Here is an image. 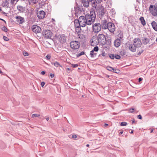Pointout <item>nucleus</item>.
Returning <instances> with one entry per match:
<instances>
[{
	"instance_id": "nucleus-1",
	"label": "nucleus",
	"mask_w": 157,
	"mask_h": 157,
	"mask_svg": "<svg viewBox=\"0 0 157 157\" xmlns=\"http://www.w3.org/2000/svg\"><path fill=\"white\" fill-rule=\"evenodd\" d=\"M105 36L103 34H99L97 37L94 36L90 40L91 45L93 46L98 44L104 45L105 44Z\"/></svg>"
},
{
	"instance_id": "nucleus-2",
	"label": "nucleus",
	"mask_w": 157,
	"mask_h": 157,
	"mask_svg": "<svg viewBox=\"0 0 157 157\" xmlns=\"http://www.w3.org/2000/svg\"><path fill=\"white\" fill-rule=\"evenodd\" d=\"M85 17L87 20L88 25H91L95 21L96 15L94 11L92 10L90 11V13L86 14Z\"/></svg>"
},
{
	"instance_id": "nucleus-3",
	"label": "nucleus",
	"mask_w": 157,
	"mask_h": 157,
	"mask_svg": "<svg viewBox=\"0 0 157 157\" xmlns=\"http://www.w3.org/2000/svg\"><path fill=\"white\" fill-rule=\"evenodd\" d=\"M75 14V16L78 17L80 14L84 13L85 8L82 6H77L74 7Z\"/></svg>"
},
{
	"instance_id": "nucleus-4",
	"label": "nucleus",
	"mask_w": 157,
	"mask_h": 157,
	"mask_svg": "<svg viewBox=\"0 0 157 157\" xmlns=\"http://www.w3.org/2000/svg\"><path fill=\"white\" fill-rule=\"evenodd\" d=\"M78 20L79 21L80 25H81L82 27H85L87 25H88L87 20L85 16H80Z\"/></svg>"
},
{
	"instance_id": "nucleus-5",
	"label": "nucleus",
	"mask_w": 157,
	"mask_h": 157,
	"mask_svg": "<svg viewBox=\"0 0 157 157\" xmlns=\"http://www.w3.org/2000/svg\"><path fill=\"white\" fill-rule=\"evenodd\" d=\"M92 28L94 32L98 33L101 30L102 27L100 23H96L93 25Z\"/></svg>"
},
{
	"instance_id": "nucleus-6",
	"label": "nucleus",
	"mask_w": 157,
	"mask_h": 157,
	"mask_svg": "<svg viewBox=\"0 0 157 157\" xmlns=\"http://www.w3.org/2000/svg\"><path fill=\"white\" fill-rule=\"evenodd\" d=\"M71 47L73 49H78L80 45L79 41H72L70 43Z\"/></svg>"
},
{
	"instance_id": "nucleus-7",
	"label": "nucleus",
	"mask_w": 157,
	"mask_h": 157,
	"mask_svg": "<svg viewBox=\"0 0 157 157\" xmlns=\"http://www.w3.org/2000/svg\"><path fill=\"white\" fill-rule=\"evenodd\" d=\"M42 34L44 37L47 39L51 38L52 36V33L49 30H43L42 32Z\"/></svg>"
},
{
	"instance_id": "nucleus-8",
	"label": "nucleus",
	"mask_w": 157,
	"mask_h": 157,
	"mask_svg": "<svg viewBox=\"0 0 157 157\" xmlns=\"http://www.w3.org/2000/svg\"><path fill=\"white\" fill-rule=\"evenodd\" d=\"M97 12L99 18L101 19L104 16L105 13L104 8L102 6H101L99 7V9L97 10Z\"/></svg>"
},
{
	"instance_id": "nucleus-9",
	"label": "nucleus",
	"mask_w": 157,
	"mask_h": 157,
	"mask_svg": "<svg viewBox=\"0 0 157 157\" xmlns=\"http://www.w3.org/2000/svg\"><path fill=\"white\" fill-rule=\"evenodd\" d=\"M153 7L154 6L153 5H150L149 7V10L153 16H156L157 15V9L155 6H154V8H153Z\"/></svg>"
},
{
	"instance_id": "nucleus-10",
	"label": "nucleus",
	"mask_w": 157,
	"mask_h": 157,
	"mask_svg": "<svg viewBox=\"0 0 157 157\" xmlns=\"http://www.w3.org/2000/svg\"><path fill=\"white\" fill-rule=\"evenodd\" d=\"M108 29L111 33H113L115 30V27L114 24L111 22H109V24H107Z\"/></svg>"
},
{
	"instance_id": "nucleus-11",
	"label": "nucleus",
	"mask_w": 157,
	"mask_h": 157,
	"mask_svg": "<svg viewBox=\"0 0 157 157\" xmlns=\"http://www.w3.org/2000/svg\"><path fill=\"white\" fill-rule=\"evenodd\" d=\"M133 45L138 48L141 45V41L139 38H135L133 40Z\"/></svg>"
},
{
	"instance_id": "nucleus-12",
	"label": "nucleus",
	"mask_w": 157,
	"mask_h": 157,
	"mask_svg": "<svg viewBox=\"0 0 157 157\" xmlns=\"http://www.w3.org/2000/svg\"><path fill=\"white\" fill-rule=\"evenodd\" d=\"M32 29L33 32L36 33H39L41 31V28L37 25H33L32 27Z\"/></svg>"
},
{
	"instance_id": "nucleus-13",
	"label": "nucleus",
	"mask_w": 157,
	"mask_h": 157,
	"mask_svg": "<svg viewBox=\"0 0 157 157\" xmlns=\"http://www.w3.org/2000/svg\"><path fill=\"white\" fill-rule=\"evenodd\" d=\"M109 22H108L106 20H101V25L102 28L104 29H107L108 28L107 24H109Z\"/></svg>"
},
{
	"instance_id": "nucleus-14",
	"label": "nucleus",
	"mask_w": 157,
	"mask_h": 157,
	"mask_svg": "<svg viewBox=\"0 0 157 157\" xmlns=\"http://www.w3.org/2000/svg\"><path fill=\"white\" fill-rule=\"evenodd\" d=\"M66 39L67 37L64 34H61L59 36V40L62 43H65Z\"/></svg>"
},
{
	"instance_id": "nucleus-15",
	"label": "nucleus",
	"mask_w": 157,
	"mask_h": 157,
	"mask_svg": "<svg viewBox=\"0 0 157 157\" xmlns=\"http://www.w3.org/2000/svg\"><path fill=\"white\" fill-rule=\"evenodd\" d=\"M45 13L43 11L41 10L38 12L37 16L40 19H43L45 17Z\"/></svg>"
},
{
	"instance_id": "nucleus-16",
	"label": "nucleus",
	"mask_w": 157,
	"mask_h": 157,
	"mask_svg": "<svg viewBox=\"0 0 157 157\" xmlns=\"http://www.w3.org/2000/svg\"><path fill=\"white\" fill-rule=\"evenodd\" d=\"M15 18L16 19V21L19 24H22L24 22V19L23 17H21L17 16H16Z\"/></svg>"
},
{
	"instance_id": "nucleus-17",
	"label": "nucleus",
	"mask_w": 157,
	"mask_h": 157,
	"mask_svg": "<svg viewBox=\"0 0 157 157\" xmlns=\"http://www.w3.org/2000/svg\"><path fill=\"white\" fill-rule=\"evenodd\" d=\"M121 43V39L119 38H117L114 40V45L115 47L117 48L119 46Z\"/></svg>"
},
{
	"instance_id": "nucleus-18",
	"label": "nucleus",
	"mask_w": 157,
	"mask_h": 157,
	"mask_svg": "<svg viewBox=\"0 0 157 157\" xmlns=\"http://www.w3.org/2000/svg\"><path fill=\"white\" fill-rule=\"evenodd\" d=\"M2 6L6 8L9 7V2L8 0H5L2 4Z\"/></svg>"
},
{
	"instance_id": "nucleus-19",
	"label": "nucleus",
	"mask_w": 157,
	"mask_h": 157,
	"mask_svg": "<svg viewBox=\"0 0 157 157\" xmlns=\"http://www.w3.org/2000/svg\"><path fill=\"white\" fill-rule=\"evenodd\" d=\"M82 3L85 7H88L89 5V0H81Z\"/></svg>"
},
{
	"instance_id": "nucleus-20",
	"label": "nucleus",
	"mask_w": 157,
	"mask_h": 157,
	"mask_svg": "<svg viewBox=\"0 0 157 157\" xmlns=\"http://www.w3.org/2000/svg\"><path fill=\"white\" fill-rule=\"evenodd\" d=\"M17 10L20 12L23 13L25 10V8L20 5H18L17 6Z\"/></svg>"
},
{
	"instance_id": "nucleus-21",
	"label": "nucleus",
	"mask_w": 157,
	"mask_h": 157,
	"mask_svg": "<svg viewBox=\"0 0 157 157\" xmlns=\"http://www.w3.org/2000/svg\"><path fill=\"white\" fill-rule=\"evenodd\" d=\"M137 48L133 44H130L128 46V48L129 50L132 52H135L136 51V48Z\"/></svg>"
},
{
	"instance_id": "nucleus-22",
	"label": "nucleus",
	"mask_w": 157,
	"mask_h": 157,
	"mask_svg": "<svg viewBox=\"0 0 157 157\" xmlns=\"http://www.w3.org/2000/svg\"><path fill=\"white\" fill-rule=\"evenodd\" d=\"M151 26L153 29L157 31V24L155 21H153L151 23Z\"/></svg>"
},
{
	"instance_id": "nucleus-23",
	"label": "nucleus",
	"mask_w": 157,
	"mask_h": 157,
	"mask_svg": "<svg viewBox=\"0 0 157 157\" xmlns=\"http://www.w3.org/2000/svg\"><path fill=\"white\" fill-rule=\"evenodd\" d=\"M102 1V0H95V2H92V6L96 8L97 5V3H100Z\"/></svg>"
},
{
	"instance_id": "nucleus-24",
	"label": "nucleus",
	"mask_w": 157,
	"mask_h": 157,
	"mask_svg": "<svg viewBox=\"0 0 157 157\" xmlns=\"http://www.w3.org/2000/svg\"><path fill=\"white\" fill-rule=\"evenodd\" d=\"M149 40H150L149 39L145 37L142 40V41L143 44L146 45L149 43Z\"/></svg>"
},
{
	"instance_id": "nucleus-25",
	"label": "nucleus",
	"mask_w": 157,
	"mask_h": 157,
	"mask_svg": "<svg viewBox=\"0 0 157 157\" xmlns=\"http://www.w3.org/2000/svg\"><path fill=\"white\" fill-rule=\"evenodd\" d=\"M75 26V28L81 26L80 25L79 21L78 20H75L74 21Z\"/></svg>"
},
{
	"instance_id": "nucleus-26",
	"label": "nucleus",
	"mask_w": 157,
	"mask_h": 157,
	"mask_svg": "<svg viewBox=\"0 0 157 157\" xmlns=\"http://www.w3.org/2000/svg\"><path fill=\"white\" fill-rule=\"evenodd\" d=\"M38 1L39 0H29V4L33 5L36 4Z\"/></svg>"
},
{
	"instance_id": "nucleus-27",
	"label": "nucleus",
	"mask_w": 157,
	"mask_h": 157,
	"mask_svg": "<svg viewBox=\"0 0 157 157\" xmlns=\"http://www.w3.org/2000/svg\"><path fill=\"white\" fill-rule=\"evenodd\" d=\"M140 21L142 24L144 26V25H146L145 21L143 17H141L140 18Z\"/></svg>"
},
{
	"instance_id": "nucleus-28",
	"label": "nucleus",
	"mask_w": 157,
	"mask_h": 157,
	"mask_svg": "<svg viewBox=\"0 0 157 157\" xmlns=\"http://www.w3.org/2000/svg\"><path fill=\"white\" fill-rule=\"evenodd\" d=\"M90 55L91 57H94L96 56V53L94 52L93 50L90 52Z\"/></svg>"
},
{
	"instance_id": "nucleus-29",
	"label": "nucleus",
	"mask_w": 157,
	"mask_h": 157,
	"mask_svg": "<svg viewBox=\"0 0 157 157\" xmlns=\"http://www.w3.org/2000/svg\"><path fill=\"white\" fill-rule=\"evenodd\" d=\"M81 26H79L78 27L75 28L76 32L77 33H80L81 32Z\"/></svg>"
},
{
	"instance_id": "nucleus-30",
	"label": "nucleus",
	"mask_w": 157,
	"mask_h": 157,
	"mask_svg": "<svg viewBox=\"0 0 157 157\" xmlns=\"http://www.w3.org/2000/svg\"><path fill=\"white\" fill-rule=\"evenodd\" d=\"M126 54V52L124 50H122L120 52V54L122 56H124Z\"/></svg>"
},
{
	"instance_id": "nucleus-31",
	"label": "nucleus",
	"mask_w": 157,
	"mask_h": 157,
	"mask_svg": "<svg viewBox=\"0 0 157 157\" xmlns=\"http://www.w3.org/2000/svg\"><path fill=\"white\" fill-rule=\"evenodd\" d=\"M109 13L111 14L113 16L116 13L115 10L113 9H112L110 10Z\"/></svg>"
},
{
	"instance_id": "nucleus-32",
	"label": "nucleus",
	"mask_w": 157,
	"mask_h": 157,
	"mask_svg": "<svg viewBox=\"0 0 157 157\" xmlns=\"http://www.w3.org/2000/svg\"><path fill=\"white\" fill-rule=\"evenodd\" d=\"M84 54L85 52L83 51H82L80 53H78L76 55L77 57H79L81 56L84 55Z\"/></svg>"
},
{
	"instance_id": "nucleus-33",
	"label": "nucleus",
	"mask_w": 157,
	"mask_h": 157,
	"mask_svg": "<svg viewBox=\"0 0 157 157\" xmlns=\"http://www.w3.org/2000/svg\"><path fill=\"white\" fill-rule=\"evenodd\" d=\"M19 0H11L10 3L12 5H13L14 3L16 4Z\"/></svg>"
},
{
	"instance_id": "nucleus-34",
	"label": "nucleus",
	"mask_w": 157,
	"mask_h": 157,
	"mask_svg": "<svg viewBox=\"0 0 157 157\" xmlns=\"http://www.w3.org/2000/svg\"><path fill=\"white\" fill-rule=\"evenodd\" d=\"M107 69L109 71H113V70H114V68L108 66L106 67Z\"/></svg>"
},
{
	"instance_id": "nucleus-35",
	"label": "nucleus",
	"mask_w": 157,
	"mask_h": 157,
	"mask_svg": "<svg viewBox=\"0 0 157 157\" xmlns=\"http://www.w3.org/2000/svg\"><path fill=\"white\" fill-rule=\"evenodd\" d=\"M1 29L2 30L5 32H7L8 31L7 28L5 26H3V27Z\"/></svg>"
},
{
	"instance_id": "nucleus-36",
	"label": "nucleus",
	"mask_w": 157,
	"mask_h": 157,
	"mask_svg": "<svg viewBox=\"0 0 157 157\" xmlns=\"http://www.w3.org/2000/svg\"><path fill=\"white\" fill-rule=\"evenodd\" d=\"M54 65L56 67H58L59 66H61L59 63L57 62H55L54 63Z\"/></svg>"
},
{
	"instance_id": "nucleus-37",
	"label": "nucleus",
	"mask_w": 157,
	"mask_h": 157,
	"mask_svg": "<svg viewBox=\"0 0 157 157\" xmlns=\"http://www.w3.org/2000/svg\"><path fill=\"white\" fill-rule=\"evenodd\" d=\"M98 49L99 48L98 47L95 46L94 48V49H93V50L94 52H97L98 51Z\"/></svg>"
},
{
	"instance_id": "nucleus-38",
	"label": "nucleus",
	"mask_w": 157,
	"mask_h": 157,
	"mask_svg": "<svg viewBox=\"0 0 157 157\" xmlns=\"http://www.w3.org/2000/svg\"><path fill=\"white\" fill-rule=\"evenodd\" d=\"M116 59H119L121 58V56L117 54H115L114 55V58Z\"/></svg>"
},
{
	"instance_id": "nucleus-39",
	"label": "nucleus",
	"mask_w": 157,
	"mask_h": 157,
	"mask_svg": "<svg viewBox=\"0 0 157 157\" xmlns=\"http://www.w3.org/2000/svg\"><path fill=\"white\" fill-rule=\"evenodd\" d=\"M127 124V122H123L121 123L120 125L121 126H125Z\"/></svg>"
},
{
	"instance_id": "nucleus-40",
	"label": "nucleus",
	"mask_w": 157,
	"mask_h": 157,
	"mask_svg": "<svg viewBox=\"0 0 157 157\" xmlns=\"http://www.w3.org/2000/svg\"><path fill=\"white\" fill-rule=\"evenodd\" d=\"M40 116V115L36 114H32V117L33 118L34 117H38Z\"/></svg>"
},
{
	"instance_id": "nucleus-41",
	"label": "nucleus",
	"mask_w": 157,
	"mask_h": 157,
	"mask_svg": "<svg viewBox=\"0 0 157 157\" xmlns=\"http://www.w3.org/2000/svg\"><path fill=\"white\" fill-rule=\"evenodd\" d=\"M109 57L112 59H114V55L113 54H109Z\"/></svg>"
},
{
	"instance_id": "nucleus-42",
	"label": "nucleus",
	"mask_w": 157,
	"mask_h": 157,
	"mask_svg": "<svg viewBox=\"0 0 157 157\" xmlns=\"http://www.w3.org/2000/svg\"><path fill=\"white\" fill-rule=\"evenodd\" d=\"M78 66V64H71V67L73 68H75Z\"/></svg>"
},
{
	"instance_id": "nucleus-43",
	"label": "nucleus",
	"mask_w": 157,
	"mask_h": 157,
	"mask_svg": "<svg viewBox=\"0 0 157 157\" xmlns=\"http://www.w3.org/2000/svg\"><path fill=\"white\" fill-rule=\"evenodd\" d=\"M113 71L114 72L117 73H118L119 72V70L118 69H114V70H113Z\"/></svg>"
},
{
	"instance_id": "nucleus-44",
	"label": "nucleus",
	"mask_w": 157,
	"mask_h": 157,
	"mask_svg": "<svg viewBox=\"0 0 157 157\" xmlns=\"http://www.w3.org/2000/svg\"><path fill=\"white\" fill-rule=\"evenodd\" d=\"M134 108H131L129 109V111L130 113H132L134 112Z\"/></svg>"
},
{
	"instance_id": "nucleus-45",
	"label": "nucleus",
	"mask_w": 157,
	"mask_h": 157,
	"mask_svg": "<svg viewBox=\"0 0 157 157\" xmlns=\"http://www.w3.org/2000/svg\"><path fill=\"white\" fill-rule=\"evenodd\" d=\"M3 38L4 40L6 41H8L9 40V39L5 36H4L3 37Z\"/></svg>"
},
{
	"instance_id": "nucleus-46",
	"label": "nucleus",
	"mask_w": 157,
	"mask_h": 157,
	"mask_svg": "<svg viewBox=\"0 0 157 157\" xmlns=\"http://www.w3.org/2000/svg\"><path fill=\"white\" fill-rule=\"evenodd\" d=\"M23 55L25 56H27L29 55L28 53L27 52H25V51L24 52Z\"/></svg>"
},
{
	"instance_id": "nucleus-47",
	"label": "nucleus",
	"mask_w": 157,
	"mask_h": 157,
	"mask_svg": "<svg viewBox=\"0 0 157 157\" xmlns=\"http://www.w3.org/2000/svg\"><path fill=\"white\" fill-rule=\"evenodd\" d=\"M137 117L138 118L140 119H142V117L140 114L138 115Z\"/></svg>"
},
{
	"instance_id": "nucleus-48",
	"label": "nucleus",
	"mask_w": 157,
	"mask_h": 157,
	"mask_svg": "<svg viewBox=\"0 0 157 157\" xmlns=\"http://www.w3.org/2000/svg\"><path fill=\"white\" fill-rule=\"evenodd\" d=\"M77 136L76 135H73L72 136V137L73 139H76L77 138Z\"/></svg>"
},
{
	"instance_id": "nucleus-49",
	"label": "nucleus",
	"mask_w": 157,
	"mask_h": 157,
	"mask_svg": "<svg viewBox=\"0 0 157 157\" xmlns=\"http://www.w3.org/2000/svg\"><path fill=\"white\" fill-rule=\"evenodd\" d=\"M46 59L48 60H49L50 59V56L49 55H47L46 56Z\"/></svg>"
},
{
	"instance_id": "nucleus-50",
	"label": "nucleus",
	"mask_w": 157,
	"mask_h": 157,
	"mask_svg": "<svg viewBox=\"0 0 157 157\" xmlns=\"http://www.w3.org/2000/svg\"><path fill=\"white\" fill-rule=\"evenodd\" d=\"M143 50H142L141 51H139L137 55H140L143 52Z\"/></svg>"
},
{
	"instance_id": "nucleus-51",
	"label": "nucleus",
	"mask_w": 157,
	"mask_h": 157,
	"mask_svg": "<svg viewBox=\"0 0 157 157\" xmlns=\"http://www.w3.org/2000/svg\"><path fill=\"white\" fill-rule=\"evenodd\" d=\"M45 84V82H42L41 83V86L42 87L44 86Z\"/></svg>"
},
{
	"instance_id": "nucleus-52",
	"label": "nucleus",
	"mask_w": 157,
	"mask_h": 157,
	"mask_svg": "<svg viewBox=\"0 0 157 157\" xmlns=\"http://www.w3.org/2000/svg\"><path fill=\"white\" fill-rule=\"evenodd\" d=\"M50 76L51 78H53L54 76V75L53 74L51 73L50 74Z\"/></svg>"
},
{
	"instance_id": "nucleus-53",
	"label": "nucleus",
	"mask_w": 157,
	"mask_h": 157,
	"mask_svg": "<svg viewBox=\"0 0 157 157\" xmlns=\"http://www.w3.org/2000/svg\"><path fill=\"white\" fill-rule=\"evenodd\" d=\"M142 80V78H140L138 79V81L139 82H141Z\"/></svg>"
},
{
	"instance_id": "nucleus-54",
	"label": "nucleus",
	"mask_w": 157,
	"mask_h": 157,
	"mask_svg": "<svg viewBox=\"0 0 157 157\" xmlns=\"http://www.w3.org/2000/svg\"><path fill=\"white\" fill-rule=\"evenodd\" d=\"M41 73L42 75H44L45 73V72L44 71H42L41 72Z\"/></svg>"
},
{
	"instance_id": "nucleus-55",
	"label": "nucleus",
	"mask_w": 157,
	"mask_h": 157,
	"mask_svg": "<svg viewBox=\"0 0 157 157\" xmlns=\"http://www.w3.org/2000/svg\"><path fill=\"white\" fill-rule=\"evenodd\" d=\"M102 55L103 56H105V52H104V53H102Z\"/></svg>"
},
{
	"instance_id": "nucleus-56",
	"label": "nucleus",
	"mask_w": 157,
	"mask_h": 157,
	"mask_svg": "<svg viewBox=\"0 0 157 157\" xmlns=\"http://www.w3.org/2000/svg\"><path fill=\"white\" fill-rule=\"evenodd\" d=\"M108 124L105 123L104 124V126L105 127H106L108 126Z\"/></svg>"
},
{
	"instance_id": "nucleus-57",
	"label": "nucleus",
	"mask_w": 157,
	"mask_h": 157,
	"mask_svg": "<svg viewBox=\"0 0 157 157\" xmlns=\"http://www.w3.org/2000/svg\"><path fill=\"white\" fill-rule=\"evenodd\" d=\"M123 133V131H121L120 132H119V133L120 134H122Z\"/></svg>"
},
{
	"instance_id": "nucleus-58",
	"label": "nucleus",
	"mask_w": 157,
	"mask_h": 157,
	"mask_svg": "<svg viewBox=\"0 0 157 157\" xmlns=\"http://www.w3.org/2000/svg\"><path fill=\"white\" fill-rule=\"evenodd\" d=\"M154 130V129L153 128H151V133H152Z\"/></svg>"
},
{
	"instance_id": "nucleus-59",
	"label": "nucleus",
	"mask_w": 157,
	"mask_h": 157,
	"mask_svg": "<svg viewBox=\"0 0 157 157\" xmlns=\"http://www.w3.org/2000/svg\"><path fill=\"white\" fill-rule=\"evenodd\" d=\"M133 130H132L130 132V133H131V134H132V133H133Z\"/></svg>"
},
{
	"instance_id": "nucleus-60",
	"label": "nucleus",
	"mask_w": 157,
	"mask_h": 157,
	"mask_svg": "<svg viewBox=\"0 0 157 157\" xmlns=\"http://www.w3.org/2000/svg\"><path fill=\"white\" fill-rule=\"evenodd\" d=\"M135 123V120L134 119H133L132 120V123L133 124Z\"/></svg>"
},
{
	"instance_id": "nucleus-61",
	"label": "nucleus",
	"mask_w": 157,
	"mask_h": 157,
	"mask_svg": "<svg viewBox=\"0 0 157 157\" xmlns=\"http://www.w3.org/2000/svg\"><path fill=\"white\" fill-rule=\"evenodd\" d=\"M49 117H47L46 118V120L47 121H48L49 120Z\"/></svg>"
},
{
	"instance_id": "nucleus-62",
	"label": "nucleus",
	"mask_w": 157,
	"mask_h": 157,
	"mask_svg": "<svg viewBox=\"0 0 157 157\" xmlns=\"http://www.w3.org/2000/svg\"><path fill=\"white\" fill-rule=\"evenodd\" d=\"M89 28L87 26H86V30L87 31V30Z\"/></svg>"
},
{
	"instance_id": "nucleus-63",
	"label": "nucleus",
	"mask_w": 157,
	"mask_h": 157,
	"mask_svg": "<svg viewBox=\"0 0 157 157\" xmlns=\"http://www.w3.org/2000/svg\"><path fill=\"white\" fill-rule=\"evenodd\" d=\"M136 1L137 2H139V3H140V0H136Z\"/></svg>"
},
{
	"instance_id": "nucleus-64",
	"label": "nucleus",
	"mask_w": 157,
	"mask_h": 157,
	"mask_svg": "<svg viewBox=\"0 0 157 157\" xmlns=\"http://www.w3.org/2000/svg\"><path fill=\"white\" fill-rule=\"evenodd\" d=\"M122 38H123V36H121L120 37H119V38L121 39H122Z\"/></svg>"
}]
</instances>
